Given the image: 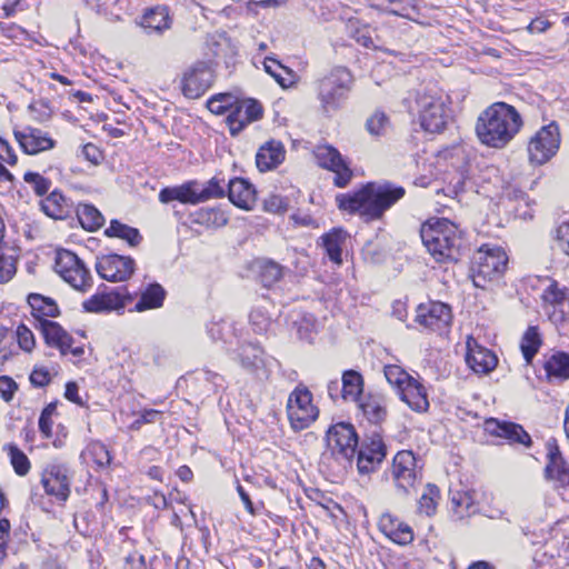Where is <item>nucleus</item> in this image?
<instances>
[{
	"mask_svg": "<svg viewBox=\"0 0 569 569\" xmlns=\"http://www.w3.org/2000/svg\"><path fill=\"white\" fill-rule=\"evenodd\" d=\"M402 187L389 182H368L360 189L336 196L337 207L350 214L358 213L366 221L378 220L405 196Z\"/></svg>",
	"mask_w": 569,
	"mask_h": 569,
	"instance_id": "1",
	"label": "nucleus"
},
{
	"mask_svg": "<svg viewBox=\"0 0 569 569\" xmlns=\"http://www.w3.org/2000/svg\"><path fill=\"white\" fill-rule=\"evenodd\" d=\"M522 119L515 107L495 102L478 117L476 132L481 143L501 149L519 132Z\"/></svg>",
	"mask_w": 569,
	"mask_h": 569,
	"instance_id": "2",
	"label": "nucleus"
},
{
	"mask_svg": "<svg viewBox=\"0 0 569 569\" xmlns=\"http://www.w3.org/2000/svg\"><path fill=\"white\" fill-rule=\"evenodd\" d=\"M420 237L432 258L440 263L458 262L465 250L462 232L448 219L436 218L421 226Z\"/></svg>",
	"mask_w": 569,
	"mask_h": 569,
	"instance_id": "3",
	"label": "nucleus"
},
{
	"mask_svg": "<svg viewBox=\"0 0 569 569\" xmlns=\"http://www.w3.org/2000/svg\"><path fill=\"white\" fill-rule=\"evenodd\" d=\"M416 103L421 128L430 133L443 131L450 119L446 97L428 89L418 93Z\"/></svg>",
	"mask_w": 569,
	"mask_h": 569,
	"instance_id": "4",
	"label": "nucleus"
},
{
	"mask_svg": "<svg viewBox=\"0 0 569 569\" xmlns=\"http://www.w3.org/2000/svg\"><path fill=\"white\" fill-rule=\"evenodd\" d=\"M353 83L351 72L345 67H336L319 80L318 98L326 112L337 110L348 98Z\"/></svg>",
	"mask_w": 569,
	"mask_h": 569,
	"instance_id": "5",
	"label": "nucleus"
},
{
	"mask_svg": "<svg viewBox=\"0 0 569 569\" xmlns=\"http://www.w3.org/2000/svg\"><path fill=\"white\" fill-rule=\"evenodd\" d=\"M508 257L501 247L482 246L475 257L471 268L472 282L478 288L498 280L505 272Z\"/></svg>",
	"mask_w": 569,
	"mask_h": 569,
	"instance_id": "6",
	"label": "nucleus"
},
{
	"mask_svg": "<svg viewBox=\"0 0 569 569\" xmlns=\"http://www.w3.org/2000/svg\"><path fill=\"white\" fill-rule=\"evenodd\" d=\"M54 270L76 290L84 292L92 287V277L89 269L70 250L62 249L57 251Z\"/></svg>",
	"mask_w": 569,
	"mask_h": 569,
	"instance_id": "7",
	"label": "nucleus"
},
{
	"mask_svg": "<svg viewBox=\"0 0 569 569\" xmlns=\"http://www.w3.org/2000/svg\"><path fill=\"white\" fill-rule=\"evenodd\" d=\"M389 475L397 492L402 496H408L421 478L415 453L411 450L397 452L393 457Z\"/></svg>",
	"mask_w": 569,
	"mask_h": 569,
	"instance_id": "8",
	"label": "nucleus"
},
{
	"mask_svg": "<svg viewBox=\"0 0 569 569\" xmlns=\"http://www.w3.org/2000/svg\"><path fill=\"white\" fill-rule=\"evenodd\" d=\"M287 415L295 430L308 428L319 415L312 403V393L306 387H297L288 398Z\"/></svg>",
	"mask_w": 569,
	"mask_h": 569,
	"instance_id": "9",
	"label": "nucleus"
},
{
	"mask_svg": "<svg viewBox=\"0 0 569 569\" xmlns=\"http://www.w3.org/2000/svg\"><path fill=\"white\" fill-rule=\"evenodd\" d=\"M560 146L559 128L555 122L543 126L530 139L528 144L529 160L533 164H543L558 151Z\"/></svg>",
	"mask_w": 569,
	"mask_h": 569,
	"instance_id": "10",
	"label": "nucleus"
},
{
	"mask_svg": "<svg viewBox=\"0 0 569 569\" xmlns=\"http://www.w3.org/2000/svg\"><path fill=\"white\" fill-rule=\"evenodd\" d=\"M313 154L321 168L335 173L336 187L345 188L350 183L353 172L338 149L330 144H319L315 148Z\"/></svg>",
	"mask_w": 569,
	"mask_h": 569,
	"instance_id": "11",
	"label": "nucleus"
},
{
	"mask_svg": "<svg viewBox=\"0 0 569 569\" xmlns=\"http://www.w3.org/2000/svg\"><path fill=\"white\" fill-rule=\"evenodd\" d=\"M327 442L333 455L350 461L358 449V435L352 425L340 422L329 429Z\"/></svg>",
	"mask_w": 569,
	"mask_h": 569,
	"instance_id": "12",
	"label": "nucleus"
},
{
	"mask_svg": "<svg viewBox=\"0 0 569 569\" xmlns=\"http://www.w3.org/2000/svg\"><path fill=\"white\" fill-rule=\"evenodd\" d=\"M213 71L207 62L198 61L182 77V93L189 99L203 96L213 83Z\"/></svg>",
	"mask_w": 569,
	"mask_h": 569,
	"instance_id": "13",
	"label": "nucleus"
},
{
	"mask_svg": "<svg viewBox=\"0 0 569 569\" xmlns=\"http://www.w3.org/2000/svg\"><path fill=\"white\" fill-rule=\"evenodd\" d=\"M452 321V312L449 305L440 301H431L417 308L416 322L431 331L443 332L448 330Z\"/></svg>",
	"mask_w": 569,
	"mask_h": 569,
	"instance_id": "14",
	"label": "nucleus"
},
{
	"mask_svg": "<svg viewBox=\"0 0 569 569\" xmlns=\"http://www.w3.org/2000/svg\"><path fill=\"white\" fill-rule=\"evenodd\" d=\"M134 266L132 258L111 253L97 258L96 270L104 280L121 282L128 280L133 274Z\"/></svg>",
	"mask_w": 569,
	"mask_h": 569,
	"instance_id": "15",
	"label": "nucleus"
},
{
	"mask_svg": "<svg viewBox=\"0 0 569 569\" xmlns=\"http://www.w3.org/2000/svg\"><path fill=\"white\" fill-rule=\"evenodd\" d=\"M41 485L47 495L64 502L70 496V478L68 470L61 465H48L41 475Z\"/></svg>",
	"mask_w": 569,
	"mask_h": 569,
	"instance_id": "16",
	"label": "nucleus"
},
{
	"mask_svg": "<svg viewBox=\"0 0 569 569\" xmlns=\"http://www.w3.org/2000/svg\"><path fill=\"white\" fill-rule=\"evenodd\" d=\"M466 362L476 373H489L498 363L497 356L489 349L480 346L478 341L468 337Z\"/></svg>",
	"mask_w": 569,
	"mask_h": 569,
	"instance_id": "17",
	"label": "nucleus"
},
{
	"mask_svg": "<svg viewBox=\"0 0 569 569\" xmlns=\"http://www.w3.org/2000/svg\"><path fill=\"white\" fill-rule=\"evenodd\" d=\"M13 134L28 154H37L56 146V141L39 128L26 127L23 130H14Z\"/></svg>",
	"mask_w": 569,
	"mask_h": 569,
	"instance_id": "18",
	"label": "nucleus"
},
{
	"mask_svg": "<svg viewBox=\"0 0 569 569\" xmlns=\"http://www.w3.org/2000/svg\"><path fill=\"white\" fill-rule=\"evenodd\" d=\"M485 426L490 435L503 438L509 443H520L525 447H530L532 443L529 433L518 423L490 418L486 420Z\"/></svg>",
	"mask_w": 569,
	"mask_h": 569,
	"instance_id": "19",
	"label": "nucleus"
},
{
	"mask_svg": "<svg viewBox=\"0 0 569 569\" xmlns=\"http://www.w3.org/2000/svg\"><path fill=\"white\" fill-rule=\"evenodd\" d=\"M234 359L249 373L267 376L263 350L259 345L252 342L240 345L234 351Z\"/></svg>",
	"mask_w": 569,
	"mask_h": 569,
	"instance_id": "20",
	"label": "nucleus"
},
{
	"mask_svg": "<svg viewBox=\"0 0 569 569\" xmlns=\"http://www.w3.org/2000/svg\"><path fill=\"white\" fill-rule=\"evenodd\" d=\"M545 476L555 487L569 486V465L563 460L557 445L548 443V463Z\"/></svg>",
	"mask_w": 569,
	"mask_h": 569,
	"instance_id": "21",
	"label": "nucleus"
},
{
	"mask_svg": "<svg viewBox=\"0 0 569 569\" xmlns=\"http://www.w3.org/2000/svg\"><path fill=\"white\" fill-rule=\"evenodd\" d=\"M378 527L395 543L406 546L413 540L411 527L389 512L381 515Z\"/></svg>",
	"mask_w": 569,
	"mask_h": 569,
	"instance_id": "22",
	"label": "nucleus"
},
{
	"mask_svg": "<svg viewBox=\"0 0 569 569\" xmlns=\"http://www.w3.org/2000/svg\"><path fill=\"white\" fill-rule=\"evenodd\" d=\"M386 453L387 449L381 439H371L368 446L357 449L359 472L366 475L375 471L386 458Z\"/></svg>",
	"mask_w": 569,
	"mask_h": 569,
	"instance_id": "23",
	"label": "nucleus"
},
{
	"mask_svg": "<svg viewBox=\"0 0 569 569\" xmlns=\"http://www.w3.org/2000/svg\"><path fill=\"white\" fill-rule=\"evenodd\" d=\"M47 346L59 349L62 356L68 355V350L73 343V338L56 321H40L36 325Z\"/></svg>",
	"mask_w": 569,
	"mask_h": 569,
	"instance_id": "24",
	"label": "nucleus"
},
{
	"mask_svg": "<svg viewBox=\"0 0 569 569\" xmlns=\"http://www.w3.org/2000/svg\"><path fill=\"white\" fill-rule=\"evenodd\" d=\"M173 200H177L183 204L194 206L201 203L202 201L199 192V182L197 180H190L181 186L166 187L160 190V202L169 203Z\"/></svg>",
	"mask_w": 569,
	"mask_h": 569,
	"instance_id": "25",
	"label": "nucleus"
},
{
	"mask_svg": "<svg viewBox=\"0 0 569 569\" xmlns=\"http://www.w3.org/2000/svg\"><path fill=\"white\" fill-rule=\"evenodd\" d=\"M127 300H130V297H124L119 291L111 290L91 296L88 300L83 301L82 308L87 312L94 313L119 310L126 307Z\"/></svg>",
	"mask_w": 569,
	"mask_h": 569,
	"instance_id": "26",
	"label": "nucleus"
},
{
	"mask_svg": "<svg viewBox=\"0 0 569 569\" xmlns=\"http://www.w3.org/2000/svg\"><path fill=\"white\" fill-rule=\"evenodd\" d=\"M357 403L363 417L370 423L380 425L388 416L387 399L382 393H365Z\"/></svg>",
	"mask_w": 569,
	"mask_h": 569,
	"instance_id": "27",
	"label": "nucleus"
},
{
	"mask_svg": "<svg viewBox=\"0 0 569 569\" xmlns=\"http://www.w3.org/2000/svg\"><path fill=\"white\" fill-rule=\"evenodd\" d=\"M286 149L282 142L277 140L267 141L256 154L257 168L261 171H269L277 168L284 160Z\"/></svg>",
	"mask_w": 569,
	"mask_h": 569,
	"instance_id": "28",
	"label": "nucleus"
},
{
	"mask_svg": "<svg viewBox=\"0 0 569 569\" xmlns=\"http://www.w3.org/2000/svg\"><path fill=\"white\" fill-rule=\"evenodd\" d=\"M229 200L241 209H250L256 199L253 186L242 178L231 179L228 183Z\"/></svg>",
	"mask_w": 569,
	"mask_h": 569,
	"instance_id": "29",
	"label": "nucleus"
},
{
	"mask_svg": "<svg viewBox=\"0 0 569 569\" xmlns=\"http://www.w3.org/2000/svg\"><path fill=\"white\" fill-rule=\"evenodd\" d=\"M28 305L31 308V315L37 320V323H40V321H49L48 318H56L60 315L57 302L52 298L40 293H30L28 296Z\"/></svg>",
	"mask_w": 569,
	"mask_h": 569,
	"instance_id": "30",
	"label": "nucleus"
},
{
	"mask_svg": "<svg viewBox=\"0 0 569 569\" xmlns=\"http://www.w3.org/2000/svg\"><path fill=\"white\" fill-rule=\"evenodd\" d=\"M399 395L401 400L417 412H426L429 408L427 390L415 378L403 387Z\"/></svg>",
	"mask_w": 569,
	"mask_h": 569,
	"instance_id": "31",
	"label": "nucleus"
},
{
	"mask_svg": "<svg viewBox=\"0 0 569 569\" xmlns=\"http://www.w3.org/2000/svg\"><path fill=\"white\" fill-rule=\"evenodd\" d=\"M141 26L150 32L162 33L171 27L169 10L166 6L149 9L142 17Z\"/></svg>",
	"mask_w": 569,
	"mask_h": 569,
	"instance_id": "32",
	"label": "nucleus"
},
{
	"mask_svg": "<svg viewBox=\"0 0 569 569\" xmlns=\"http://www.w3.org/2000/svg\"><path fill=\"white\" fill-rule=\"evenodd\" d=\"M543 368L549 380L563 381L569 379V353L555 352L546 360Z\"/></svg>",
	"mask_w": 569,
	"mask_h": 569,
	"instance_id": "33",
	"label": "nucleus"
},
{
	"mask_svg": "<svg viewBox=\"0 0 569 569\" xmlns=\"http://www.w3.org/2000/svg\"><path fill=\"white\" fill-rule=\"evenodd\" d=\"M42 211L50 218L64 219L69 216L70 206L67 198L57 190L41 201Z\"/></svg>",
	"mask_w": 569,
	"mask_h": 569,
	"instance_id": "34",
	"label": "nucleus"
},
{
	"mask_svg": "<svg viewBox=\"0 0 569 569\" xmlns=\"http://www.w3.org/2000/svg\"><path fill=\"white\" fill-rule=\"evenodd\" d=\"M341 396L345 400L358 402L363 393V378L356 370H347L342 375Z\"/></svg>",
	"mask_w": 569,
	"mask_h": 569,
	"instance_id": "35",
	"label": "nucleus"
},
{
	"mask_svg": "<svg viewBox=\"0 0 569 569\" xmlns=\"http://www.w3.org/2000/svg\"><path fill=\"white\" fill-rule=\"evenodd\" d=\"M451 505L455 515L462 519L477 511L475 492L471 490H457L451 492Z\"/></svg>",
	"mask_w": 569,
	"mask_h": 569,
	"instance_id": "36",
	"label": "nucleus"
},
{
	"mask_svg": "<svg viewBox=\"0 0 569 569\" xmlns=\"http://www.w3.org/2000/svg\"><path fill=\"white\" fill-rule=\"evenodd\" d=\"M166 298V290L159 283L149 284L144 291H142L140 299L134 306V311L142 312L149 309L160 308L163 305Z\"/></svg>",
	"mask_w": 569,
	"mask_h": 569,
	"instance_id": "37",
	"label": "nucleus"
},
{
	"mask_svg": "<svg viewBox=\"0 0 569 569\" xmlns=\"http://www.w3.org/2000/svg\"><path fill=\"white\" fill-rule=\"evenodd\" d=\"M77 217L81 227L88 231H96L104 223V217L92 204L80 203L77 208Z\"/></svg>",
	"mask_w": 569,
	"mask_h": 569,
	"instance_id": "38",
	"label": "nucleus"
},
{
	"mask_svg": "<svg viewBox=\"0 0 569 569\" xmlns=\"http://www.w3.org/2000/svg\"><path fill=\"white\" fill-rule=\"evenodd\" d=\"M108 238H119L127 241L131 247L140 243L141 234L138 229L120 222L119 220H111L110 226L104 230Z\"/></svg>",
	"mask_w": 569,
	"mask_h": 569,
	"instance_id": "39",
	"label": "nucleus"
},
{
	"mask_svg": "<svg viewBox=\"0 0 569 569\" xmlns=\"http://www.w3.org/2000/svg\"><path fill=\"white\" fill-rule=\"evenodd\" d=\"M264 71L270 74L282 88H289L295 83L296 74L289 68L282 66L273 58H266Z\"/></svg>",
	"mask_w": 569,
	"mask_h": 569,
	"instance_id": "40",
	"label": "nucleus"
},
{
	"mask_svg": "<svg viewBox=\"0 0 569 569\" xmlns=\"http://www.w3.org/2000/svg\"><path fill=\"white\" fill-rule=\"evenodd\" d=\"M321 239L329 259L340 264L342 262L341 246L346 240V232L342 229H333Z\"/></svg>",
	"mask_w": 569,
	"mask_h": 569,
	"instance_id": "41",
	"label": "nucleus"
},
{
	"mask_svg": "<svg viewBox=\"0 0 569 569\" xmlns=\"http://www.w3.org/2000/svg\"><path fill=\"white\" fill-rule=\"evenodd\" d=\"M192 222L208 228H218L227 224L228 217L218 208H201L192 214Z\"/></svg>",
	"mask_w": 569,
	"mask_h": 569,
	"instance_id": "42",
	"label": "nucleus"
},
{
	"mask_svg": "<svg viewBox=\"0 0 569 569\" xmlns=\"http://www.w3.org/2000/svg\"><path fill=\"white\" fill-rule=\"evenodd\" d=\"M541 345V339L536 327H529L521 339V351L527 363H530L532 358L538 352Z\"/></svg>",
	"mask_w": 569,
	"mask_h": 569,
	"instance_id": "43",
	"label": "nucleus"
},
{
	"mask_svg": "<svg viewBox=\"0 0 569 569\" xmlns=\"http://www.w3.org/2000/svg\"><path fill=\"white\" fill-rule=\"evenodd\" d=\"M439 496V488L436 485L428 483L418 501L419 511L427 516L433 515L437 509Z\"/></svg>",
	"mask_w": 569,
	"mask_h": 569,
	"instance_id": "44",
	"label": "nucleus"
},
{
	"mask_svg": "<svg viewBox=\"0 0 569 569\" xmlns=\"http://www.w3.org/2000/svg\"><path fill=\"white\" fill-rule=\"evenodd\" d=\"M16 339L18 346L24 352L30 353L36 347L33 332L24 323L18 325L13 332L10 331L9 341Z\"/></svg>",
	"mask_w": 569,
	"mask_h": 569,
	"instance_id": "45",
	"label": "nucleus"
},
{
	"mask_svg": "<svg viewBox=\"0 0 569 569\" xmlns=\"http://www.w3.org/2000/svg\"><path fill=\"white\" fill-rule=\"evenodd\" d=\"M8 453L14 472L20 477L26 476L30 471L31 467L30 460L27 457V455L16 445L8 446Z\"/></svg>",
	"mask_w": 569,
	"mask_h": 569,
	"instance_id": "46",
	"label": "nucleus"
},
{
	"mask_svg": "<svg viewBox=\"0 0 569 569\" xmlns=\"http://www.w3.org/2000/svg\"><path fill=\"white\" fill-rule=\"evenodd\" d=\"M385 377L387 381L395 386L400 392L413 378L407 373L401 367L397 365H389L385 367Z\"/></svg>",
	"mask_w": 569,
	"mask_h": 569,
	"instance_id": "47",
	"label": "nucleus"
},
{
	"mask_svg": "<svg viewBox=\"0 0 569 569\" xmlns=\"http://www.w3.org/2000/svg\"><path fill=\"white\" fill-rule=\"evenodd\" d=\"M227 123L231 136H237L243 128L250 123L243 112L241 104L238 102L227 116Z\"/></svg>",
	"mask_w": 569,
	"mask_h": 569,
	"instance_id": "48",
	"label": "nucleus"
},
{
	"mask_svg": "<svg viewBox=\"0 0 569 569\" xmlns=\"http://www.w3.org/2000/svg\"><path fill=\"white\" fill-rule=\"evenodd\" d=\"M18 258L0 250V283L9 282L17 272Z\"/></svg>",
	"mask_w": 569,
	"mask_h": 569,
	"instance_id": "49",
	"label": "nucleus"
},
{
	"mask_svg": "<svg viewBox=\"0 0 569 569\" xmlns=\"http://www.w3.org/2000/svg\"><path fill=\"white\" fill-rule=\"evenodd\" d=\"M282 277V268L273 261H266L260 267V279L264 287H270Z\"/></svg>",
	"mask_w": 569,
	"mask_h": 569,
	"instance_id": "50",
	"label": "nucleus"
},
{
	"mask_svg": "<svg viewBox=\"0 0 569 569\" xmlns=\"http://www.w3.org/2000/svg\"><path fill=\"white\" fill-rule=\"evenodd\" d=\"M88 453L98 467H107L111 462V455L104 443L93 441L88 446Z\"/></svg>",
	"mask_w": 569,
	"mask_h": 569,
	"instance_id": "51",
	"label": "nucleus"
},
{
	"mask_svg": "<svg viewBox=\"0 0 569 569\" xmlns=\"http://www.w3.org/2000/svg\"><path fill=\"white\" fill-rule=\"evenodd\" d=\"M297 335L301 340L311 342L316 333V319L312 315H305L295 322Z\"/></svg>",
	"mask_w": 569,
	"mask_h": 569,
	"instance_id": "52",
	"label": "nucleus"
},
{
	"mask_svg": "<svg viewBox=\"0 0 569 569\" xmlns=\"http://www.w3.org/2000/svg\"><path fill=\"white\" fill-rule=\"evenodd\" d=\"M199 192L202 202L224 196L223 186H221L220 180L217 178L210 179L204 186L199 183Z\"/></svg>",
	"mask_w": 569,
	"mask_h": 569,
	"instance_id": "53",
	"label": "nucleus"
},
{
	"mask_svg": "<svg viewBox=\"0 0 569 569\" xmlns=\"http://www.w3.org/2000/svg\"><path fill=\"white\" fill-rule=\"evenodd\" d=\"M23 179L27 183L32 186L38 196L46 194L51 187V181L37 172H26Z\"/></svg>",
	"mask_w": 569,
	"mask_h": 569,
	"instance_id": "54",
	"label": "nucleus"
},
{
	"mask_svg": "<svg viewBox=\"0 0 569 569\" xmlns=\"http://www.w3.org/2000/svg\"><path fill=\"white\" fill-rule=\"evenodd\" d=\"M388 123V118L383 112H375L370 118L367 119L366 128L373 136L382 134L386 126Z\"/></svg>",
	"mask_w": 569,
	"mask_h": 569,
	"instance_id": "55",
	"label": "nucleus"
},
{
	"mask_svg": "<svg viewBox=\"0 0 569 569\" xmlns=\"http://www.w3.org/2000/svg\"><path fill=\"white\" fill-rule=\"evenodd\" d=\"M56 411V405L49 403L42 411L39 418V430L47 437L52 435V415Z\"/></svg>",
	"mask_w": 569,
	"mask_h": 569,
	"instance_id": "56",
	"label": "nucleus"
},
{
	"mask_svg": "<svg viewBox=\"0 0 569 569\" xmlns=\"http://www.w3.org/2000/svg\"><path fill=\"white\" fill-rule=\"evenodd\" d=\"M247 119H249L250 123L259 120L262 117V107L261 104L253 99H243L239 100Z\"/></svg>",
	"mask_w": 569,
	"mask_h": 569,
	"instance_id": "57",
	"label": "nucleus"
},
{
	"mask_svg": "<svg viewBox=\"0 0 569 569\" xmlns=\"http://www.w3.org/2000/svg\"><path fill=\"white\" fill-rule=\"evenodd\" d=\"M264 210L272 213H282L288 209V201L279 194H270L263 202Z\"/></svg>",
	"mask_w": 569,
	"mask_h": 569,
	"instance_id": "58",
	"label": "nucleus"
},
{
	"mask_svg": "<svg viewBox=\"0 0 569 569\" xmlns=\"http://www.w3.org/2000/svg\"><path fill=\"white\" fill-rule=\"evenodd\" d=\"M556 240L559 249L569 256V220L557 228Z\"/></svg>",
	"mask_w": 569,
	"mask_h": 569,
	"instance_id": "59",
	"label": "nucleus"
},
{
	"mask_svg": "<svg viewBox=\"0 0 569 569\" xmlns=\"http://www.w3.org/2000/svg\"><path fill=\"white\" fill-rule=\"evenodd\" d=\"M51 381L50 372L44 367H36L30 375V382L34 387H44Z\"/></svg>",
	"mask_w": 569,
	"mask_h": 569,
	"instance_id": "60",
	"label": "nucleus"
},
{
	"mask_svg": "<svg viewBox=\"0 0 569 569\" xmlns=\"http://www.w3.org/2000/svg\"><path fill=\"white\" fill-rule=\"evenodd\" d=\"M17 390V383L8 376L0 377V396L4 401H10Z\"/></svg>",
	"mask_w": 569,
	"mask_h": 569,
	"instance_id": "61",
	"label": "nucleus"
},
{
	"mask_svg": "<svg viewBox=\"0 0 569 569\" xmlns=\"http://www.w3.org/2000/svg\"><path fill=\"white\" fill-rule=\"evenodd\" d=\"M0 159L10 166H14L18 161L17 154L7 140L0 137Z\"/></svg>",
	"mask_w": 569,
	"mask_h": 569,
	"instance_id": "62",
	"label": "nucleus"
},
{
	"mask_svg": "<svg viewBox=\"0 0 569 569\" xmlns=\"http://www.w3.org/2000/svg\"><path fill=\"white\" fill-rule=\"evenodd\" d=\"M160 415L158 410L149 409L144 410L138 419H136L131 425V430H139L140 427L144 423L154 422L156 418Z\"/></svg>",
	"mask_w": 569,
	"mask_h": 569,
	"instance_id": "63",
	"label": "nucleus"
},
{
	"mask_svg": "<svg viewBox=\"0 0 569 569\" xmlns=\"http://www.w3.org/2000/svg\"><path fill=\"white\" fill-rule=\"evenodd\" d=\"M249 319L257 332L266 330L269 325V318L259 310H252L249 315Z\"/></svg>",
	"mask_w": 569,
	"mask_h": 569,
	"instance_id": "64",
	"label": "nucleus"
}]
</instances>
